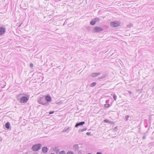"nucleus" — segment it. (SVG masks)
<instances>
[{"label": "nucleus", "mask_w": 154, "mask_h": 154, "mask_svg": "<svg viewBox=\"0 0 154 154\" xmlns=\"http://www.w3.org/2000/svg\"><path fill=\"white\" fill-rule=\"evenodd\" d=\"M25 96H22L20 99V102L21 103H26L29 99V95L27 94H23Z\"/></svg>", "instance_id": "f257e3e1"}, {"label": "nucleus", "mask_w": 154, "mask_h": 154, "mask_svg": "<svg viewBox=\"0 0 154 154\" xmlns=\"http://www.w3.org/2000/svg\"><path fill=\"white\" fill-rule=\"evenodd\" d=\"M37 102L39 104H41L42 105L47 106L44 96L39 97L38 99Z\"/></svg>", "instance_id": "f03ea898"}, {"label": "nucleus", "mask_w": 154, "mask_h": 154, "mask_svg": "<svg viewBox=\"0 0 154 154\" xmlns=\"http://www.w3.org/2000/svg\"><path fill=\"white\" fill-rule=\"evenodd\" d=\"M42 146V145L40 143H38L33 145L32 147V149L33 151H37L39 150Z\"/></svg>", "instance_id": "7ed1b4c3"}, {"label": "nucleus", "mask_w": 154, "mask_h": 154, "mask_svg": "<svg viewBox=\"0 0 154 154\" xmlns=\"http://www.w3.org/2000/svg\"><path fill=\"white\" fill-rule=\"evenodd\" d=\"M45 100L47 106L49 105V103L52 100L51 97L50 96L49 94H48L45 97Z\"/></svg>", "instance_id": "20e7f679"}, {"label": "nucleus", "mask_w": 154, "mask_h": 154, "mask_svg": "<svg viewBox=\"0 0 154 154\" xmlns=\"http://www.w3.org/2000/svg\"><path fill=\"white\" fill-rule=\"evenodd\" d=\"M120 24L119 21H114L110 23V26L112 27H116L119 26Z\"/></svg>", "instance_id": "39448f33"}, {"label": "nucleus", "mask_w": 154, "mask_h": 154, "mask_svg": "<svg viewBox=\"0 0 154 154\" xmlns=\"http://www.w3.org/2000/svg\"><path fill=\"white\" fill-rule=\"evenodd\" d=\"M103 30L102 28L98 27L95 26L94 28L93 31L94 32H99Z\"/></svg>", "instance_id": "423d86ee"}, {"label": "nucleus", "mask_w": 154, "mask_h": 154, "mask_svg": "<svg viewBox=\"0 0 154 154\" xmlns=\"http://www.w3.org/2000/svg\"><path fill=\"white\" fill-rule=\"evenodd\" d=\"M112 100L110 99L106 101V103L104 105V106H111L112 105Z\"/></svg>", "instance_id": "0eeeda50"}, {"label": "nucleus", "mask_w": 154, "mask_h": 154, "mask_svg": "<svg viewBox=\"0 0 154 154\" xmlns=\"http://www.w3.org/2000/svg\"><path fill=\"white\" fill-rule=\"evenodd\" d=\"M6 32V29L3 27H0V35H4Z\"/></svg>", "instance_id": "6e6552de"}, {"label": "nucleus", "mask_w": 154, "mask_h": 154, "mask_svg": "<svg viewBox=\"0 0 154 154\" xmlns=\"http://www.w3.org/2000/svg\"><path fill=\"white\" fill-rule=\"evenodd\" d=\"M85 123V122H84V121L81 122H78L75 124V127L76 128H77L79 126L83 125Z\"/></svg>", "instance_id": "1a4fd4ad"}, {"label": "nucleus", "mask_w": 154, "mask_h": 154, "mask_svg": "<svg viewBox=\"0 0 154 154\" xmlns=\"http://www.w3.org/2000/svg\"><path fill=\"white\" fill-rule=\"evenodd\" d=\"M107 76V75L106 73H103L101 76H100L98 78V79L99 80H103Z\"/></svg>", "instance_id": "9d476101"}, {"label": "nucleus", "mask_w": 154, "mask_h": 154, "mask_svg": "<svg viewBox=\"0 0 154 154\" xmlns=\"http://www.w3.org/2000/svg\"><path fill=\"white\" fill-rule=\"evenodd\" d=\"M101 74L100 72L98 73H93L91 75V76L94 77H96L97 75H98Z\"/></svg>", "instance_id": "9b49d317"}, {"label": "nucleus", "mask_w": 154, "mask_h": 154, "mask_svg": "<svg viewBox=\"0 0 154 154\" xmlns=\"http://www.w3.org/2000/svg\"><path fill=\"white\" fill-rule=\"evenodd\" d=\"M48 148L47 147H43L42 148V150L43 153H45L48 151Z\"/></svg>", "instance_id": "f8f14e48"}, {"label": "nucleus", "mask_w": 154, "mask_h": 154, "mask_svg": "<svg viewBox=\"0 0 154 154\" xmlns=\"http://www.w3.org/2000/svg\"><path fill=\"white\" fill-rule=\"evenodd\" d=\"M54 150V152H55L56 153H57L59 152L60 151L59 149H58V148L56 146L54 147L53 148Z\"/></svg>", "instance_id": "ddd939ff"}, {"label": "nucleus", "mask_w": 154, "mask_h": 154, "mask_svg": "<svg viewBox=\"0 0 154 154\" xmlns=\"http://www.w3.org/2000/svg\"><path fill=\"white\" fill-rule=\"evenodd\" d=\"M5 127L7 128V129H9L10 128V124L9 122H7L5 124Z\"/></svg>", "instance_id": "4468645a"}, {"label": "nucleus", "mask_w": 154, "mask_h": 154, "mask_svg": "<svg viewBox=\"0 0 154 154\" xmlns=\"http://www.w3.org/2000/svg\"><path fill=\"white\" fill-rule=\"evenodd\" d=\"M73 148L75 151L78 150L79 149V147L78 145L75 144L73 145Z\"/></svg>", "instance_id": "2eb2a0df"}, {"label": "nucleus", "mask_w": 154, "mask_h": 154, "mask_svg": "<svg viewBox=\"0 0 154 154\" xmlns=\"http://www.w3.org/2000/svg\"><path fill=\"white\" fill-rule=\"evenodd\" d=\"M87 130L86 128H80L79 129V132H82L84 131H86Z\"/></svg>", "instance_id": "dca6fc26"}, {"label": "nucleus", "mask_w": 154, "mask_h": 154, "mask_svg": "<svg viewBox=\"0 0 154 154\" xmlns=\"http://www.w3.org/2000/svg\"><path fill=\"white\" fill-rule=\"evenodd\" d=\"M97 84V83L96 82H94L91 84L90 85V86L91 87H93L95 86Z\"/></svg>", "instance_id": "f3484780"}, {"label": "nucleus", "mask_w": 154, "mask_h": 154, "mask_svg": "<svg viewBox=\"0 0 154 154\" xmlns=\"http://www.w3.org/2000/svg\"><path fill=\"white\" fill-rule=\"evenodd\" d=\"M93 19L94 20L95 23H96L97 21H99L100 20V19L99 18L97 17H95Z\"/></svg>", "instance_id": "a211bd4d"}, {"label": "nucleus", "mask_w": 154, "mask_h": 154, "mask_svg": "<svg viewBox=\"0 0 154 154\" xmlns=\"http://www.w3.org/2000/svg\"><path fill=\"white\" fill-rule=\"evenodd\" d=\"M96 23L95 22L94 20L93 19H92L91 22H90V24L92 25H94Z\"/></svg>", "instance_id": "6ab92c4d"}, {"label": "nucleus", "mask_w": 154, "mask_h": 154, "mask_svg": "<svg viewBox=\"0 0 154 154\" xmlns=\"http://www.w3.org/2000/svg\"><path fill=\"white\" fill-rule=\"evenodd\" d=\"M69 128V127L65 128L63 130V131L64 132H66L68 131Z\"/></svg>", "instance_id": "aec40b11"}, {"label": "nucleus", "mask_w": 154, "mask_h": 154, "mask_svg": "<svg viewBox=\"0 0 154 154\" xmlns=\"http://www.w3.org/2000/svg\"><path fill=\"white\" fill-rule=\"evenodd\" d=\"M103 121L105 123H109H109L110 121H109L108 120L106 119H105Z\"/></svg>", "instance_id": "412c9836"}, {"label": "nucleus", "mask_w": 154, "mask_h": 154, "mask_svg": "<svg viewBox=\"0 0 154 154\" xmlns=\"http://www.w3.org/2000/svg\"><path fill=\"white\" fill-rule=\"evenodd\" d=\"M113 98L114 100H116L117 98V96L116 94L113 95Z\"/></svg>", "instance_id": "4be33fe9"}, {"label": "nucleus", "mask_w": 154, "mask_h": 154, "mask_svg": "<svg viewBox=\"0 0 154 154\" xmlns=\"http://www.w3.org/2000/svg\"><path fill=\"white\" fill-rule=\"evenodd\" d=\"M118 130V127L116 126L113 129V130L115 131H117Z\"/></svg>", "instance_id": "5701e85b"}, {"label": "nucleus", "mask_w": 154, "mask_h": 154, "mask_svg": "<svg viewBox=\"0 0 154 154\" xmlns=\"http://www.w3.org/2000/svg\"><path fill=\"white\" fill-rule=\"evenodd\" d=\"M129 117V116L128 115H127V116H126L125 117V119L126 121H127L128 119V118Z\"/></svg>", "instance_id": "b1692460"}, {"label": "nucleus", "mask_w": 154, "mask_h": 154, "mask_svg": "<svg viewBox=\"0 0 154 154\" xmlns=\"http://www.w3.org/2000/svg\"><path fill=\"white\" fill-rule=\"evenodd\" d=\"M133 26L132 24H130L128 25L127 26V27L128 28H130L131 27Z\"/></svg>", "instance_id": "393cba45"}, {"label": "nucleus", "mask_w": 154, "mask_h": 154, "mask_svg": "<svg viewBox=\"0 0 154 154\" xmlns=\"http://www.w3.org/2000/svg\"><path fill=\"white\" fill-rule=\"evenodd\" d=\"M66 154H74V153L72 151H69Z\"/></svg>", "instance_id": "a878e982"}, {"label": "nucleus", "mask_w": 154, "mask_h": 154, "mask_svg": "<svg viewBox=\"0 0 154 154\" xmlns=\"http://www.w3.org/2000/svg\"><path fill=\"white\" fill-rule=\"evenodd\" d=\"M59 154H65V152L64 151L60 152Z\"/></svg>", "instance_id": "bb28decb"}, {"label": "nucleus", "mask_w": 154, "mask_h": 154, "mask_svg": "<svg viewBox=\"0 0 154 154\" xmlns=\"http://www.w3.org/2000/svg\"><path fill=\"white\" fill-rule=\"evenodd\" d=\"M54 111H51L49 112V114H51L54 113Z\"/></svg>", "instance_id": "cd10ccee"}, {"label": "nucleus", "mask_w": 154, "mask_h": 154, "mask_svg": "<svg viewBox=\"0 0 154 154\" xmlns=\"http://www.w3.org/2000/svg\"><path fill=\"white\" fill-rule=\"evenodd\" d=\"M86 135L88 136L90 135H91V133L90 132H88L86 133Z\"/></svg>", "instance_id": "c85d7f7f"}, {"label": "nucleus", "mask_w": 154, "mask_h": 154, "mask_svg": "<svg viewBox=\"0 0 154 154\" xmlns=\"http://www.w3.org/2000/svg\"><path fill=\"white\" fill-rule=\"evenodd\" d=\"M114 122L113 121H110L109 122V124H114Z\"/></svg>", "instance_id": "c756f323"}, {"label": "nucleus", "mask_w": 154, "mask_h": 154, "mask_svg": "<svg viewBox=\"0 0 154 154\" xmlns=\"http://www.w3.org/2000/svg\"><path fill=\"white\" fill-rule=\"evenodd\" d=\"M30 66L31 67H32L33 66V64L32 63H31Z\"/></svg>", "instance_id": "7c9ffc66"}, {"label": "nucleus", "mask_w": 154, "mask_h": 154, "mask_svg": "<svg viewBox=\"0 0 154 154\" xmlns=\"http://www.w3.org/2000/svg\"><path fill=\"white\" fill-rule=\"evenodd\" d=\"M96 154H102V153L100 152H97Z\"/></svg>", "instance_id": "2f4dec72"}, {"label": "nucleus", "mask_w": 154, "mask_h": 154, "mask_svg": "<svg viewBox=\"0 0 154 154\" xmlns=\"http://www.w3.org/2000/svg\"><path fill=\"white\" fill-rule=\"evenodd\" d=\"M128 94H130V95H131V93H132L131 92V91H128Z\"/></svg>", "instance_id": "473e14b6"}, {"label": "nucleus", "mask_w": 154, "mask_h": 154, "mask_svg": "<svg viewBox=\"0 0 154 154\" xmlns=\"http://www.w3.org/2000/svg\"><path fill=\"white\" fill-rule=\"evenodd\" d=\"M143 139H145V136H143Z\"/></svg>", "instance_id": "72a5a7b5"}, {"label": "nucleus", "mask_w": 154, "mask_h": 154, "mask_svg": "<svg viewBox=\"0 0 154 154\" xmlns=\"http://www.w3.org/2000/svg\"><path fill=\"white\" fill-rule=\"evenodd\" d=\"M152 90L153 91H154V86L152 89Z\"/></svg>", "instance_id": "f704fd0d"}, {"label": "nucleus", "mask_w": 154, "mask_h": 154, "mask_svg": "<svg viewBox=\"0 0 154 154\" xmlns=\"http://www.w3.org/2000/svg\"><path fill=\"white\" fill-rule=\"evenodd\" d=\"M22 94H20L19 96H20V95H21Z\"/></svg>", "instance_id": "c9c22d12"}, {"label": "nucleus", "mask_w": 154, "mask_h": 154, "mask_svg": "<svg viewBox=\"0 0 154 154\" xmlns=\"http://www.w3.org/2000/svg\"><path fill=\"white\" fill-rule=\"evenodd\" d=\"M106 107H109V106H106Z\"/></svg>", "instance_id": "e433bc0d"}, {"label": "nucleus", "mask_w": 154, "mask_h": 154, "mask_svg": "<svg viewBox=\"0 0 154 154\" xmlns=\"http://www.w3.org/2000/svg\"><path fill=\"white\" fill-rule=\"evenodd\" d=\"M51 154H55L53 153H51Z\"/></svg>", "instance_id": "4c0bfd02"}]
</instances>
